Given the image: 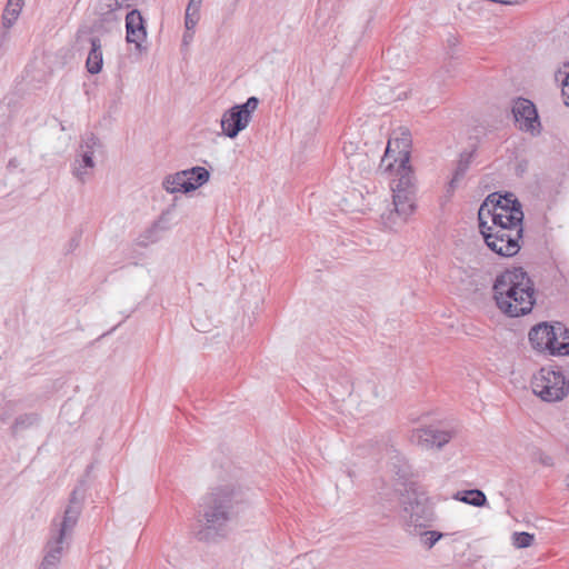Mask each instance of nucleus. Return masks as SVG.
<instances>
[{
    "instance_id": "f257e3e1",
    "label": "nucleus",
    "mask_w": 569,
    "mask_h": 569,
    "mask_svg": "<svg viewBox=\"0 0 569 569\" xmlns=\"http://www.w3.org/2000/svg\"><path fill=\"white\" fill-rule=\"evenodd\" d=\"M392 143L393 141L389 140L380 163V167L386 171H393L395 163H399L396 169L398 179L393 180L391 187L393 193V209L381 214L383 226L391 230L402 226L416 209L415 177L409 166V152L401 150L398 157H393L391 150Z\"/></svg>"
},
{
    "instance_id": "a878e982",
    "label": "nucleus",
    "mask_w": 569,
    "mask_h": 569,
    "mask_svg": "<svg viewBox=\"0 0 569 569\" xmlns=\"http://www.w3.org/2000/svg\"><path fill=\"white\" fill-rule=\"evenodd\" d=\"M101 146L100 139L94 133L88 132L81 138L79 151L88 150L94 153V150L101 148Z\"/></svg>"
},
{
    "instance_id": "9d476101",
    "label": "nucleus",
    "mask_w": 569,
    "mask_h": 569,
    "mask_svg": "<svg viewBox=\"0 0 569 569\" xmlns=\"http://www.w3.org/2000/svg\"><path fill=\"white\" fill-rule=\"evenodd\" d=\"M209 178V171L203 167L197 166L174 174H169L164 178L162 187L169 193H188L207 183Z\"/></svg>"
},
{
    "instance_id": "c756f323",
    "label": "nucleus",
    "mask_w": 569,
    "mask_h": 569,
    "mask_svg": "<svg viewBox=\"0 0 569 569\" xmlns=\"http://www.w3.org/2000/svg\"><path fill=\"white\" fill-rule=\"evenodd\" d=\"M535 460L539 461L542 466L546 467H551L553 465L552 457L541 450L535 452Z\"/></svg>"
},
{
    "instance_id": "7ed1b4c3",
    "label": "nucleus",
    "mask_w": 569,
    "mask_h": 569,
    "mask_svg": "<svg viewBox=\"0 0 569 569\" xmlns=\"http://www.w3.org/2000/svg\"><path fill=\"white\" fill-rule=\"evenodd\" d=\"M233 505V490L229 487L217 488L203 497L200 505L201 528L197 538L201 541H214L226 537L236 513Z\"/></svg>"
},
{
    "instance_id": "0eeeda50",
    "label": "nucleus",
    "mask_w": 569,
    "mask_h": 569,
    "mask_svg": "<svg viewBox=\"0 0 569 569\" xmlns=\"http://www.w3.org/2000/svg\"><path fill=\"white\" fill-rule=\"evenodd\" d=\"M86 498V490L80 486H77L70 493L68 505L63 511L61 518H54L50 525V535L57 539L63 540L70 543L72 532L78 523L80 515L83 509Z\"/></svg>"
},
{
    "instance_id": "b1692460",
    "label": "nucleus",
    "mask_w": 569,
    "mask_h": 569,
    "mask_svg": "<svg viewBox=\"0 0 569 569\" xmlns=\"http://www.w3.org/2000/svg\"><path fill=\"white\" fill-rule=\"evenodd\" d=\"M415 536L419 537L420 543L423 547L431 549L442 538L443 535L436 530L420 529V532H417Z\"/></svg>"
},
{
    "instance_id": "c9c22d12",
    "label": "nucleus",
    "mask_w": 569,
    "mask_h": 569,
    "mask_svg": "<svg viewBox=\"0 0 569 569\" xmlns=\"http://www.w3.org/2000/svg\"><path fill=\"white\" fill-rule=\"evenodd\" d=\"M568 391H569V382H568Z\"/></svg>"
},
{
    "instance_id": "f03ea898",
    "label": "nucleus",
    "mask_w": 569,
    "mask_h": 569,
    "mask_svg": "<svg viewBox=\"0 0 569 569\" xmlns=\"http://www.w3.org/2000/svg\"><path fill=\"white\" fill-rule=\"evenodd\" d=\"M492 291L498 309L511 318L528 315L536 303L533 281L521 267L498 274Z\"/></svg>"
},
{
    "instance_id": "aec40b11",
    "label": "nucleus",
    "mask_w": 569,
    "mask_h": 569,
    "mask_svg": "<svg viewBox=\"0 0 569 569\" xmlns=\"http://www.w3.org/2000/svg\"><path fill=\"white\" fill-rule=\"evenodd\" d=\"M202 6V0H189L186 14H184V26L188 31H193L200 19V8Z\"/></svg>"
},
{
    "instance_id": "4468645a",
    "label": "nucleus",
    "mask_w": 569,
    "mask_h": 569,
    "mask_svg": "<svg viewBox=\"0 0 569 569\" xmlns=\"http://www.w3.org/2000/svg\"><path fill=\"white\" fill-rule=\"evenodd\" d=\"M70 543L49 535L43 548V558L38 569H59L62 555Z\"/></svg>"
},
{
    "instance_id": "cd10ccee",
    "label": "nucleus",
    "mask_w": 569,
    "mask_h": 569,
    "mask_svg": "<svg viewBox=\"0 0 569 569\" xmlns=\"http://www.w3.org/2000/svg\"><path fill=\"white\" fill-rule=\"evenodd\" d=\"M16 411V405L12 401H0V427L6 425Z\"/></svg>"
},
{
    "instance_id": "72a5a7b5",
    "label": "nucleus",
    "mask_w": 569,
    "mask_h": 569,
    "mask_svg": "<svg viewBox=\"0 0 569 569\" xmlns=\"http://www.w3.org/2000/svg\"><path fill=\"white\" fill-rule=\"evenodd\" d=\"M188 181L196 183V174H187Z\"/></svg>"
},
{
    "instance_id": "4be33fe9",
    "label": "nucleus",
    "mask_w": 569,
    "mask_h": 569,
    "mask_svg": "<svg viewBox=\"0 0 569 569\" xmlns=\"http://www.w3.org/2000/svg\"><path fill=\"white\" fill-rule=\"evenodd\" d=\"M39 422V416L37 413H23L16 418L13 425L11 426V431L13 435H18Z\"/></svg>"
},
{
    "instance_id": "39448f33",
    "label": "nucleus",
    "mask_w": 569,
    "mask_h": 569,
    "mask_svg": "<svg viewBox=\"0 0 569 569\" xmlns=\"http://www.w3.org/2000/svg\"><path fill=\"white\" fill-rule=\"evenodd\" d=\"M529 341L533 349L550 356H569V329L562 323L556 326L540 322L529 331Z\"/></svg>"
},
{
    "instance_id": "6ab92c4d",
    "label": "nucleus",
    "mask_w": 569,
    "mask_h": 569,
    "mask_svg": "<svg viewBox=\"0 0 569 569\" xmlns=\"http://www.w3.org/2000/svg\"><path fill=\"white\" fill-rule=\"evenodd\" d=\"M22 7V2L8 1L1 18L2 29H10L14 24V22L20 16Z\"/></svg>"
},
{
    "instance_id": "423d86ee",
    "label": "nucleus",
    "mask_w": 569,
    "mask_h": 569,
    "mask_svg": "<svg viewBox=\"0 0 569 569\" xmlns=\"http://www.w3.org/2000/svg\"><path fill=\"white\" fill-rule=\"evenodd\" d=\"M401 518L409 535L427 529L435 520V511L428 499L416 491H407L401 497Z\"/></svg>"
},
{
    "instance_id": "5701e85b",
    "label": "nucleus",
    "mask_w": 569,
    "mask_h": 569,
    "mask_svg": "<svg viewBox=\"0 0 569 569\" xmlns=\"http://www.w3.org/2000/svg\"><path fill=\"white\" fill-rule=\"evenodd\" d=\"M471 157H472L471 153H462L460 156V159H459L458 166L455 170L453 177L449 182L450 190H453L457 187L460 179H462L463 176L466 174V172L469 168L470 161H471Z\"/></svg>"
},
{
    "instance_id": "dca6fc26",
    "label": "nucleus",
    "mask_w": 569,
    "mask_h": 569,
    "mask_svg": "<svg viewBox=\"0 0 569 569\" xmlns=\"http://www.w3.org/2000/svg\"><path fill=\"white\" fill-rule=\"evenodd\" d=\"M169 229V219L167 213H163L159 220L154 221L149 228L139 234L137 238V244L142 248L158 242L161 239L162 232L164 233Z\"/></svg>"
},
{
    "instance_id": "9b49d317",
    "label": "nucleus",
    "mask_w": 569,
    "mask_h": 569,
    "mask_svg": "<svg viewBox=\"0 0 569 569\" xmlns=\"http://www.w3.org/2000/svg\"><path fill=\"white\" fill-rule=\"evenodd\" d=\"M511 111L519 130L529 133L532 137L541 134L542 124L537 107L531 100L518 97L513 100Z\"/></svg>"
},
{
    "instance_id": "412c9836",
    "label": "nucleus",
    "mask_w": 569,
    "mask_h": 569,
    "mask_svg": "<svg viewBox=\"0 0 569 569\" xmlns=\"http://www.w3.org/2000/svg\"><path fill=\"white\" fill-rule=\"evenodd\" d=\"M458 500L475 507H482L487 503L486 495L479 489H470L463 492H458Z\"/></svg>"
},
{
    "instance_id": "473e14b6",
    "label": "nucleus",
    "mask_w": 569,
    "mask_h": 569,
    "mask_svg": "<svg viewBox=\"0 0 569 569\" xmlns=\"http://www.w3.org/2000/svg\"><path fill=\"white\" fill-rule=\"evenodd\" d=\"M193 37V32L192 31H188L183 34V42H188L189 40H191Z\"/></svg>"
},
{
    "instance_id": "393cba45",
    "label": "nucleus",
    "mask_w": 569,
    "mask_h": 569,
    "mask_svg": "<svg viewBox=\"0 0 569 569\" xmlns=\"http://www.w3.org/2000/svg\"><path fill=\"white\" fill-rule=\"evenodd\" d=\"M106 7L108 8V11L106 12V20H116L118 21V18L113 14L116 10L119 9H128L130 8L134 0H104Z\"/></svg>"
},
{
    "instance_id": "2eb2a0df",
    "label": "nucleus",
    "mask_w": 569,
    "mask_h": 569,
    "mask_svg": "<svg viewBox=\"0 0 569 569\" xmlns=\"http://www.w3.org/2000/svg\"><path fill=\"white\" fill-rule=\"evenodd\" d=\"M126 39L129 43H134L137 48L141 47V43L147 38V30L144 20L141 12L138 9H132L126 16Z\"/></svg>"
},
{
    "instance_id": "a211bd4d",
    "label": "nucleus",
    "mask_w": 569,
    "mask_h": 569,
    "mask_svg": "<svg viewBox=\"0 0 569 569\" xmlns=\"http://www.w3.org/2000/svg\"><path fill=\"white\" fill-rule=\"evenodd\" d=\"M89 43L90 50L86 60V68L89 73L98 74L103 66L101 39L99 37H90Z\"/></svg>"
},
{
    "instance_id": "1a4fd4ad",
    "label": "nucleus",
    "mask_w": 569,
    "mask_h": 569,
    "mask_svg": "<svg viewBox=\"0 0 569 569\" xmlns=\"http://www.w3.org/2000/svg\"><path fill=\"white\" fill-rule=\"evenodd\" d=\"M259 99L250 97L244 103L236 104L228 109L221 118V129L229 138H236L240 131L247 128L252 113L257 110Z\"/></svg>"
},
{
    "instance_id": "6e6552de",
    "label": "nucleus",
    "mask_w": 569,
    "mask_h": 569,
    "mask_svg": "<svg viewBox=\"0 0 569 569\" xmlns=\"http://www.w3.org/2000/svg\"><path fill=\"white\" fill-rule=\"evenodd\" d=\"M531 388L546 402H556L568 393V381L561 370L541 368L532 378Z\"/></svg>"
},
{
    "instance_id": "7c9ffc66",
    "label": "nucleus",
    "mask_w": 569,
    "mask_h": 569,
    "mask_svg": "<svg viewBox=\"0 0 569 569\" xmlns=\"http://www.w3.org/2000/svg\"><path fill=\"white\" fill-rule=\"evenodd\" d=\"M80 244V234H74L66 244V253L73 252Z\"/></svg>"
},
{
    "instance_id": "f8f14e48",
    "label": "nucleus",
    "mask_w": 569,
    "mask_h": 569,
    "mask_svg": "<svg viewBox=\"0 0 569 569\" xmlns=\"http://www.w3.org/2000/svg\"><path fill=\"white\" fill-rule=\"evenodd\" d=\"M492 231H480L487 247L501 257H513L521 249L520 240L522 237L512 236L509 230L501 229Z\"/></svg>"
},
{
    "instance_id": "f704fd0d",
    "label": "nucleus",
    "mask_w": 569,
    "mask_h": 569,
    "mask_svg": "<svg viewBox=\"0 0 569 569\" xmlns=\"http://www.w3.org/2000/svg\"><path fill=\"white\" fill-rule=\"evenodd\" d=\"M567 485H568V487H569V476L567 477Z\"/></svg>"
},
{
    "instance_id": "c85d7f7f",
    "label": "nucleus",
    "mask_w": 569,
    "mask_h": 569,
    "mask_svg": "<svg viewBox=\"0 0 569 569\" xmlns=\"http://www.w3.org/2000/svg\"><path fill=\"white\" fill-rule=\"evenodd\" d=\"M563 68H569V63H565ZM559 73L565 74V78L561 80V94L563 97L565 104L569 107V70H559Z\"/></svg>"
},
{
    "instance_id": "2f4dec72",
    "label": "nucleus",
    "mask_w": 569,
    "mask_h": 569,
    "mask_svg": "<svg viewBox=\"0 0 569 569\" xmlns=\"http://www.w3.org/2000/svg\"><path fill=\"white\" fill-rule=\"evenodd\" d=\"M10 39L9 29L0 30V49L4 48Z\"/></svg>"
},
{
    "instance_id": "20e7f679",
    "label": "nucleus",
    "mask_w": 569,
    "mask_h": 569,
    "mask_svg": "<svg viewBox=\"0 0 569 569\" xmlns=\"http://www.w3.org/2000/svg\"><path fill=\"white\" fill-rule=\"evenodd\" d=\"M523 211L519 200L513 193L501 196L498 192L490 193L478 210L479 230L492 231L503 227L512 236L523 234Z\"/></svg>"
},
{
    "instance_id": "bb28decb",
    "label": "nucleus",
    "mask_w": 569,
    "mask_h": 569,
    "mask_svg": "<svg viewBox=\"0 0 569 569\" xmlns=\"http://www.w3.org/2000/svg\"><path fill=\"white\" fill-rule=\"evenodd\" d=\"M535 540V536L529 533V532H515L512 535V545L518 548V549H522V548H528L532 545Z\"/></svg>"
},
{
    "instance_id": "ddd939ff",
    "label": "nucleus",
    "mask_w": 569,
    "mask_h": 569,
    "mask_svg": "<svg viewBox=\"0 0 569 569\" xmlns=\"http://www.w3.org/2000/svg\"><path fill=\"white\" fill-rule=\"evenodd\" d=\"M452 438V432L429 426L412 430L410 441L422 449H441Z\"/></svg>"
},
{
    "instance_id": "f3484780",
    "label": "nucleus",
    "mask_w": 569,
    "mask_h": 569,
    "mask_svg": "<svg viewBox=\"0 0 569 569\" xmlns=\"http://www.w3.org/2000/svg\"><path fill=\"white\" fill-rule=\"evenodd\" d=\"M94 167L96 162L93 160V153L88 150H78L72 167V174L77 178V180L81 183H84L91 174L89 170H92Z\"/></svg>"
}]
</instances>
